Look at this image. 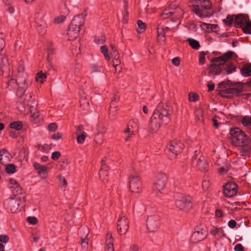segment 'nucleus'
Returning <instances> with one entry per match:
<instances>
[{
	"instance_id": "6e6552de",
	"label": "nucleus",
	"mask_w": 251,
	"mask_h": 251,
	"mask_svg": "<svg viewBox=\"0 0 251 251\" xmlns=\"http://www.w3.org/2000/svg\"><path fill=\"white\" fill-rule=\"evenodd\" d=\"M176 205L179 209L186 211L192 207L191 198L189 196L181 195L176 200Z\"/></svg>"
},
{
	"instance_id": "58836bf2",
	"label": "nucleus",
	"mask_w": 251,
	"mask_h": 251,
	"mask_svg": "<svg viewBox=\"0 0 251 251\" xmlns=\"http://www.w3.org/2000/svg\"><path fill=\"white\" fill-rule=\"evenodd\" d=\"M137 31L138 34H141L145 31L146 25L142 21L138 20L137 21Z\"/></svg>"
},
{
	"instance_id": "4468645a",
	"label": "nucleus",
	"mask_w": 251,
	"mask_h": 251,
	"mask_svg": "<svg viewBox=\"0 0 251 251\" xmlns=\"http://www.w3.org/2000/svg\"><path fill=\"white\" fill-rule=\"evenodd\" d=\"M117 230L121 235L125 234L128 229V221L125 215L119 217L117 223Z\"/></svg>"
},
{
	"instance_id": "69168bd1",
	"label": "nucleus",
	"mask_w": 251,
	"mask_h": 251,
	"mask_svg": "<svg viewBox=\"0 0 251 251\" xmlns=\"http://www.w3.org/2000/svg\"><path fill=\"white\" fill-rule=\"evenodd\" d=\"M205 54L203 52H201L199 56V63L200 64H203L204 63Z\"/></svg>"
},
{
	"instance_id": "0e129e2a",
	"label": "nucleus",
	"mask_w": 251,
	"mask_h": 251,
	"mask_svg": "<svg viewBox=\"0 0 251 251\" xmlns=\"http://www.w3.org/2000/svg\"><path fill=\"white\" fill-rule=\"evenodd\" d=\"M61 156V153L59 151H54L51 154V158L54 160H57Z\"/></svg>"
},
{
	"instance_id": "13d9d810",
	"label": "nucleus",
	"mask_w": 251,
	"mask_h": 251,
	"mask_svg": "<svg viewBox=\"0 0 251 251\" xmlns=\"http://www.w3.org/2000/svg\"><path fill=\"white\" fill-rule=\"evenodd\" d=\"M105 39L104 36H100L95 39V42L98 45L102 44L105 42Z\"/></svg>"
},
{
	"instance_id": "2eb2a0df",
	"label": "nucleus",
	"mask_w": 251,
	"mask_h": 251,
	"mask_svg": "<svg viewBox=\"0 0 251 251\" xmlns=\"http://www.w3.org/2000/svg\"><path fill=\"white\" fill-rule=\"evenodd\" d=\"M167 176L164 173L159 174L157 179L154 182L153 189L154 191L161 193V191L165 187Z\"/></svg>"
},
{
	"instance_id": "f704fd0d",
	"label": "nucleus",
	"mask_w": 251,
	"mask_h": 251,
	"mask_svg": "<svg viewBox=\"0 0 251 251\" xmlns=\"http://www.w3.org/2000/svg\"><path fill=\"white\" fill-rule=\"evenodd\" d=\"M243 76L247 77L251 75V65L246 64L241 70Z\"/></svg>"
},
{
	"instance_id": "393cba45",
	"label": "nucleus",
	"mask_w": 251,
	"mask_h": 251,
	"mask_svg": "<svg viewBox=\"0 0 251 251\" xmlns=\"http://www.w3.org/2000/svg\"><path fill=\"white\" fill-rule=\"evenodd\" d=\"M138 129V126L136 120L132 119L129 121L126 132H130L131 133L136 132Z\"/></svg>"
},
{
	"instance_id": "f03ea898",
	"label": "nucleus",
	"mask_w": 251,
	"mask_h": 251,
	"mask_svg": "<svg viewBox=\"0 0 251 251\" xmlns=\"http://www.w3.org/2000/svg\"><path fill=\"white\" fill-rule=\"evenodd\" d=\"M231 142L234 146H241L247 148V151L251 150L250 138L240 128L238 127L231 129L230 131Z\"/></svg>"
},
{
	"instance_id": "2f4dec72",
	"label": "nucleus",
	"mask_w": 251,
	"mask_h": 251,
	"mask_svg": "<svg viewBox=\"0 0 251 251\" xmlns=\"http://www.w3.org/2000/svg\"><path fill=\"white\" fill-rule=\"evenodd\" d=\"M63 13L64 15H59L54 18V23L55 24H60L65 21L66 19L65 15H67L69 13V9L67 8H65L64 12Z\"/></svg>"
},
{
	"instance_id": "052dcab7",
	"label": "nucleus",
	"mask_w": 251,
	"mask_h": 251,
	"mask_svg": "<svg viewBox=\"0 0 251 251\" xmlns=\"http://www.w3.org/2000/svg\"><path fill=\"white\" fill-rule=\"evenodd\" d=\"M30 117L32 120H36L39 116V114L38 111L36 110L33 111L32 109H30Z\"/></svg>"
},
{
	"instance_id": "c756f323",
	"label": "nucleus",
	"mask_w": 251,
	"mask_h": 251,
	"mask_svg": "<svg viewBox=\"0 0 251 251\" xmlns=\"http://www.w3.org/2000/svg\"><path fill=\"white\" fill-rule=\"evenodd\" d=\"M157 40L160 44H162L165 41V32L163 28L158 27L157 30Z\"/></svg>"
},
{
	"instance_id": "20e7f679",
	"label": "nucleus",
	"mask_w": 251,
	"mask_h": 251,
	"mask_svg": "<svg viewBox=\"0 0 251 251\" xmlns=\"http://www.w3.org/2000/svg\"><path fill=\"white\" fill-rule=\"evenodd\" d=\"M84 17L82 15H78L74 18L67 31L69 40L74 41L78 38L80 27L84 24Z\"/></svg>"
},
{
	"instance_id": "c85d7f7f",
	"label": "nucleus",
	"mask_w": 251,
	"mask_h": 251,
	"mask_svg": "<svg viewBox=\"0 0 251 251\" xmlns=\"http://www.w3.org/2000/svg\"><path fill=\"white\" fill-rule=\"evenodd\" d=\"M232 92L234 96H238L242 92L243 89V84L241 83L238 82L231 87Z\"/></svg>"
},
{
	"instance_id": "4be33fe9",
	"label": "nucleus",
	"mask_w": 251,
	"mask_h": 251,
	"mask_svg": "<svg viewBox=\"0 0 251 251\" xmlns=\"http://www.w3.org/2000/svg\"><path fill=\"white\" fill-rule=\"evenodd\" d=\"M248 17L243 15L236 16L234 19V25L236 27H243L248 20Z\"/></svg>"
},
{
	"instance_id": "7c9ffc66",
	"label": "nucleus",
	"mask_w": 251,
	"mask_h": 251,
	"mask_svg": "<svg viewBox=\"0 0 251 251\" xmlns=\"http://www.w3.org/2000/svg\"><path fill=\"white\" fill-rule=\"evenodd\" d=\"M232 91L233 90L231 88V87H229L228 88L220 90L219 94L222 97H231L234 96Z\"/></svg>"
},
{
	"instance_id": "e433bc0d",
	"label": "nucleus",
	"mask_w": 251,
	"mask_h": 251,
	"mask_svg": "<svg viewBox=\"0 0 251 251\" xmlns=\"http://www.w3.org/2000/svg\"><path fill=\"white\" fill-rule=\"evenodd\" d=\"M100 50L101 53L103 54L105 59L107 61H109L110 59V57L108 54V50L107 46H101L100 48Z\"/></svg>"
},
{
	"instance_id": "423d86ee",
	"label": "nucleus",
	"mask_w": 251,
	"mask_h": 251,
	"mask_svg": "<svg viewBox=\"0 0 251 251\" xmlns=\"http://www.w3.org/2000/svg\"><path fill=\"white\" fill-rule=\"evenodd\" d=\"M24 63L23 61H20L18 63L17 70L18 72V83L19 85H23V89H26L31 83V80L28 79L27 75L24 73Z\"/></svg>"
},
{
	"instance_id": "8fccbe9b",
	"label": "nucleus",
	"mask_w": 251,
	"mask_h": 251,
	"mask_svg": "<svg viewBox=\"0 0 251 251\" xmlns=\"http://www.w3.org/2000/svg\"><path fill=\"white\" fill-rule=\"evenodd\" d=\"M5 171L8 174H13L16 172V166L13 164H8L5 168Z\"/></svg>"
},
{
	"instance_id": "3c124183",
	"label": "nucleus",
	"mask_w": 251,
	"mask_h": 251,
	"mask_svg": "<svg viewBox=\"0 0 251 251\" xmlns=\"http://www.w3.org/2000/svg\"><path fill=\"white\" fill-rule=\"evenodd\" d=\"M229 170V167L226 164H224L223 166L220 167L218 169L219 173L221 175H224L227 173Z\"/></svg>"
},
{
	"instance_id": "0eeeda50",
	"label": "nucleus",
	"mask_w": 251,
	"mask_h": 251,
	"mask_svg": "<svg viewBox=\"0 0 251 251\" xmlns=\"http://www.w3.org/2000/svg\"><path fill=\"white\" fill-rule=\"evenodd\" d=\"M22 200L19 197L9 198L4 201V206L12 213H17L19 211V207Z\"/></svg>"
},
{
	"instance_id": "f8f14e48",
	"label": "nucleus",
	"mask_w": 251,
	"mask_h": 251,
	"mask_svg": "<svg viewBox=\"0 0 251 251\" xmlns=\"http://www.w3.org/2000/svg\"><path fill=\"white\" fill-rule=\"evenodd\" d=\"M183 147V144L177 140L172 141L167 147L168 150L172 154V156H170V158L172 159L178 153H180L182 151Z\"/></svg>"
},
{
	"instance_id": "9b49d317",
	"label": "nucleus",
	"mask_w": 251,
	"mask_h": 251,
	"mask_svg": "<svg viewBox=\"0 0 251 251\" xmlns=\"http://www.w3.org/2000/svg\"><path fill=\"white\" fill-rule=\"evenodd\" d=\"M35 21L37 26V30L41 35L46 32L47 25L44 19V14L42 13H37L35 15Z\"/></svg>"
},
{
	"instance_id": "09e8293b",
	"label": "nucleus",
	"mask_w": 251,
	"mask_h": 251,
	"mask_svg": "<svg viewBox=\"0 0 251 251\" xmlns=\"http://www.w3.org/2000/svg\"><path fill=\"white\" fill-rule=\"evenodd\" d=\"M86 137V134L84 132H83L80 135H78L76 138L77 143L80 144H83L85 142Z\"/></svg>"
},
{
	"instance_id": "864d4df0",
	"label": "nucleus",
	"mask_w": 251,
	"mask_h": 251,
	"mask_svg": "<svg viewBox=\"0 0 251 251\" xmlns=\"http://www.w3.org/2000/svg\"><path fill=\"white\" fill-rule=\"evenodd\" d=\"M9 241V237L6 234L0 235V243L1 244H7Z\"/></svg>"
},
{
	"instance_id": "a878e982",
	"label": "nucleus",
	"mask_w": 251,
	"mask_h": 251,
	"mask_svg": "<svg viewBox=\"0 0 251 251\" xmlns=\"http://www.w3.org/2000/svg\"><path fill=\"white\" fill-rule=\"evenodd\" d=\"M113 51L112 52V55L113 57V66L117 70V67H118L121 64V61L120 59V56L118 52L114 50L113 46H111Z\"/></svg>"
},
{
	"instance_id": "dca6fc26",
	"label": "nucleus",
	"mask_w": 251,
	"mask_h": 251,
	"mask_svg": "<svg viewBox=\"0 0 251 251\" xmlns=\"http://www.w3.org/2000/svg\"><path fill=\"white\" fill-rule=\"evenodd\" d=\"M237 186L233 182L226 184L223 187V193L226 197H231L237 193Z\"/></svg>"
},
{
	"instance_id": "37998d69",
	"label": "nucleus",
	"mask_w": 251,
	"mask_h": 251,
	"mask_svg": "<svg viewBox=\"0 0 251 251\" xmlns=\"http://www.w3.org/2000/svg\"><path fill=\"white\" fill-rule=\"evenodd\" d=\"M17 108L21 113L24 115H27L28 114L25 104L22 102H19L17 103Z\"/></svg>"
},
{
	"instance_id": "c03bdc74",
	"label": "nucleus",
	"mask_w": 251,
	"mask_h": 251,
	"mask_svg": "<svg viewBox=\"0 0 251 251\" xmlns=\"http://www.w3.org/2000/svg\"><path fill=\"white\" fill-rule=\"evenodd\" d=\"M188 41L189 42V44L193 49L196 50H198L199 49L200 44L198 41L193 39H189Z\"/></svg>"
},
{
	"instance_id": "c9c22d12",
	"label": "nucleus",
	"mask_w": 251,
	"mask_h": 251,
	"mask_svg": "<svg viewBox=\"0 0 251 251\" xmlns=\"http://www.w3.org/2000/svg\"><path fill=\"white\" fill-rule=\"evenodd\" d=\"M9 127L11 129L20 130L23 127V124L21 121H14L9 125Z\"/></svg>"
},
{
	"instance_id": "1a4fd4ad",
	"label": "nucleus",
	"mask_w": 251,
	"mask_h": 251,
	"mask_svg": "<svg viewBox=\"0 0 251 251\" xmlns=\"http://www.w3.org/2000/svg\"><path fill=\"white\" fill-rule=\"evenodd\" d=\"M159 218L157 215L148 216L147 220V227L149 232L154 233L158 229Z\"/></svg>"
},
{
	"instance_id": "a211bd4d",
	"label": "nucleus",
	"mask_w": 251,
	"mask_h": 251,
	"mask_svg": "<svg viewBox=\"0 0 251 251\" xmlns=\"http://www.w3.org/2000/svg\"><path fill=\"white\" fill-rule=\"evenodd\" d=\"M193 163L196 167L201 171L208 170V164L203 156H200L198 160H193Z\"/></svg>"
},
{
	"instance_id": "de8ad7c7",
	"label": "nucleus",
	"mask_w": 251,
	"mask_h": 251,
	"mask_svg": "<svg viewBox=\"0 0 251 251\" xmlns=\"http://www.w3.org/2000/svg\"><path fill=\"white\" fill-rule=\"evenodd\" d=\"M236 68V67L233 64L229 63L226 65V70L227 74H231L235 72Z\"/></svg>"
},
{
	"instance_id": "a19ab883",
	"label": "nucleus",
	"mask_w": 251,
	"mask_h": 251,
	"mask_svg": "<svg viewBox=\"0 0 251 251\" xmlns=\"http://www.w3.org/2000/svg\"><path fill=\"white\" fill-rule=\"evenodd\" d=\"M38 149L43 153H48L51 149V145L44 144L40 145L38 147Z\"/></svg>"
},
{
	"instance_id": "a18cd8bd",
	"label": "nucleus",
	"mask_w": 251,
	"mask_h": 251,
	"mask_svg": "<svg viewBox=\"0 0 251 251\" xmlns=\"http://www.w3.org/2000/svg\"><path fill=\"white\" fill-rule=\"evenodd\" d=\"M242 29L245 33L251 34V22L248 20L247 23L242 27Z\"/></svg>"
},
{
	"instance_id": "79ce46f5",
	"label": "nucleus",
	"mask_w": 251,
	"mask_h": 251,
	"mask_svg": "<svg viewBox=\"0 0 251 251\" xmlns=\"http://www.w3.org/2000/svg\"><path fill=\"white\" fill-rule=\"evenodd\" d=\"M200 99L199 95L194 92H190L188 94V100L191 102H195Z\"/></svg>"
},
{
	"instance_id": "6ab92c4d",
	"label": "nucleus",
	"mask_w": 251,
	"mask_h": 251,
	"mask_svg": "<svg viewBox=\"0 0 251 251\" xmlns=\"http://www.w3.org/2000/svg\"><path fill=\"white\" fill-rule=\"evenodd\" d=\"M206 235V231L203 229H201L200 230L195 231L192 234L191 237V241L194 243L200 242L205 239Z\"/></svg>"
},
{
	"instance_id": "49530a36",
	"label": "nucleus",
	"mask_w": 251,
	"mask_h": 251,
	"mask_svg": "<svg viewBox=\"0 0 251 251\" xmlns=\"http://www.w3.org/2000/svg\"><path fill=\"white\" fill-rule=\"evenodd\" d=\"M230 83L229 81H223L218 84V87L220 89V90L225 89L230 87Z\"/></svg>"
},
{
	"instance_id": "6e6d98bb",
	"label": "nucleus",
	"mask_w": 251,
	"mask_h": 251,
	"mask_svg": "<svg viewBox=\"0 0 251 251\" xmlns=\"http://www.w3.org/2000/svg\"><path fill=\"white\" fill-rule=\"evenodd\" d=\"M57 178L59 180L62 187H65L67 185V181L63 176L62 175H58L57 176Z\"/></svg>"
},
{
	"instance_id": "4c0bfd02",
	"label": "nucleus",
	"mask_w": 251,
	"mask_h": 251,
	"mask_svg": "<svg viewBox=\"0 0 251 251\" xmlns=\"http://www.w3.org/2000/svg\"><path fill=\"white\" fill-rule=\"evenodd\" d=\"M241 122L244 126L249 127L251 126V117H243L241 118Z\"/></svg>"
},
{
	"instance_id": "aec40b11",
	"label": "nucleus",
	"mask_w": 251,
	"mask_h": 251,
	"mask_svg": "<svg viewBox=\"0 0 251 251\" xmlns=\"http://www.w3.org/2000/svg\"><path fill=\"white\" fill-rule=\"evenodd\" d=\"M9 187L13 194L15 195L21 194L23 192V190L21 186L15 179H10L9 181Z\"/></svg>"
},
{
	"instance_id": "4d7b16f0",
	"label": "nucleus",
	"mask_w": 251,
	"mask_h": 251,
	"mask_svg": "<svg viewBox=\"0 0 251 251\" xmlns=\"http://www.w3.org/2000/svg\"><path fill=\"white\" fill-rule=\"evenodd\" d=\"M210 186L209 180L207 178L203 180L202 182V188L203 190L205 191L208 189Z\"/></svg>"
},
{
	"instance_id": "b1692460",
	"label": "nucleus",
	"mask_w": 251,
	"mask_h": 251,
	"mask_svg": "<svg viewBox=\"0 0 251 251\" xmlns=\"http://www.w3.org/2000/svg\"><path fill=\"white\" fill-rule=\"evenodd\" d=\"M0 68L3 72L9 70V63L7 57L5 55L1 56L0 58Z\"/></svg>"
},
{
	"instance_id": "7ed1b4c3",
	"label": "nucleus",
	"mask_w": 251,
	"mask_h": 251,
	"mask_svg": "<svg viewBox=\"0 0 251 251\" xmlns=\"http://www.w3.org/2000/svg\"><path fill=\"white\" fill-rule=\"evenodd\" d=\"M183 14V10L173 4H171L168 9L164 10L161 15L163 19L171 17V19L168 22L169 28H174L180 23V19Z\"/></svg>"
},
{
	"instance_id": "ddd939ff",
	"label": "nucleus",
	"mask_w": 251,
	"mask_h": 251,
	"mask_svg": "<svg viewBox=\"0 0 251 251\" xmlns=\"http://www.w3.org/2000/svg\"><path fill=\"white\" fill-rule=\"evenodd\" d=\"M129 188L133 193H139L141 190V183L140 177L136 174L129 177Z\"/></svg>"
},
{
	"instance_id": "72a5a7b5",
	"label": "nucleus",
	"mask_w": 251,
	"mask_h": 251,
	"mask_svg": "<svg viewBox=\"0 0 251 251\" xmlns=\"http://www.w3.org/2000/svg\"><path fill=\"white\" fill-rule=\"evenodd\" d=\"M81 66L79 63H76L70 70V75L73 76H77L81 69Z\"/></svg>"
},
{
	"instance_id": "680f3d73",
	"label": "nucleus",
	"mask_w": 251,
	"mask_h": 251,
	"mask_svg": "<svg viewBox=\"0 0 251 251\" xmlns=\"http://www.w3.org/2000/svg\"><path fill=\"white\" fill-rule=\"evenodd\" d=\"M27 221L30 224L35 225L38 223V219L35 217H28L27 218Z\"/></svg>"
},
{
	"instance_id": "cd10ccee",
	"label": "nucleus",
	"mask_w": 251,
	"mask_h": 251,
	"mask_svg": "<svg viewBox=\"0 0 251 251\" xmlns=\"http://www.w3.org/2000/svg\"><path fill=\"white\" fill-rule=\"evenodd\" d=\"M105 251H114L113 239L111 234H107L106 235Z\"/></svg>"
},
{
	"instance_id": "473e14b6",
	"label": "nucleus",
	"mask_w": 251,
	"mask_h": 251,
	"mask_svg": "<svg viewBox=\"0 0 251 251\" xmlns=\"http://www.w3.org/2000/svg\"><path fill=\"white\" fill-rule=\"evenodd\" d=\"M46 75L42 71L38 72L36 75L35 80L38 83H43L46 81Z\"/></svg>"
},
{
	"instance_id": "f3484780",
	"label": "nucleus",
	"mask_w": 251,
	"mask_h": 251,
	"mask_svg": "<svg viewBox=\"0 0 251 251\" xmlns=\"http://www.w3.org/2000/svg\"><path fill=\"white\" fill-rule=\"evenodd\" d=\"M209 232L214 239L218 241L222 239L226 236L223 227L213 226Z\"/></svg>"
},
{
	"instance_id": "bb28decb",
	"label": "nucleus",
	"mask_w": 251,
	"mask_h": 251,
	"mask_svg": "<svg viewBox=\"0 0 251 251\" xmlns=\"http://www.w3.org/2000/svg\"><path fill=\"white\" fill-rule=\"evenodd\" d=\"M117 104H116L115 102L110 103L109 109V118L111 120L114 119L117 113Z\"/></svg>"
},
{
	"instance_id": "e2e57ef3",
	"label": "nucleus",
	"mask_w": 251,
	"mask_h": 251,
	"mask_svg": "<svg viewBox=\"0 0 251 251\" xmlns=\"http://www.w3.org/2000/svg\"><path fill=\"white\" fill-rule=\"evenodd\" d=\"M233 21V18L232 16H227L226 19H224L223 22L227 25H230Z\"/></svg>"
},
{
	"instance_id": "5701e85b",
	"label": "nucleus",
	"mask_w": 251,
	"mask_h": 251,
	"mask_svg": "<svg viewBox=\"0 0 251 251\" xmlns=\"http://www.w3.org/2000/svg\"><path fill=\"white\" fill-rule=\"evenodd\" d=\"M11 155L8 151L4 150L0 151V162L6 165L10 160Z\"/></svg>"
},
{
	"instance_id": "412c9836",
	"label": "nucleus",
	"mask_w": 251,
	"mask_h": 251,
	"mask_svg": "<svg viewBox=\"0 0 251 251\" xmlns=\"http://www.w3.org/2000/svg\"><path fill=\"white\" fill-rule=\"evenodd\" d=\"M18 82V79L17 80L12 79L8 82L7 85L9 89H12L13 88H15L16 86H18V95L21 97L24 94L26 89H24L23 88H22L23 85H19Z\"/></svg>"
},
{
	"instance_id": "ea45409f",
	"label": "nucleus",
	"mask_w": 251,
	"mask_h": 251,
	"mask_svg": "<svg viewBox=\"0 0 251 251\" xmlns=\"http://www.w3.org/2000/svg\"><path fill=\"white\" fill-rule=\"evenodd\" d=\"M80 104L81 106H83L84 108L88 104V102L86 100V96L83 92L80 94Z\"/></svg>"
},
{
	"instance_id": "774afa93",
	"label": "nucleus",
	"mask_w": 251,
	"mask_h": 251,
	"mask_svg": "<svg viewBox=\"0 0 251 251\" xmlns=\"http://www.w3.org/2000/svg\"><path fill=\"white\" fill-rule=\"evenodd\" d=\"M235 251H244V247L241 244H238L234 247Z\"/></svg>"
},
{
	"instance_id": "9d476101",
	"label": "nucleus",
	"mask_w": 251,
	"mask_h": 251,
	"mask_svg": "<svg viewBox=\"0 0 251 251\" xmlns=\"http://www.w3.org/2000/svg\"><path fill=\"white\" fill-rule=\"evenodd\" d=\"M33 166L39 176L42 179H45L48 176V170L51 169L53 165L52 163L42 165L38 162H34Z\"/></svg>"
},
{
	"instance_id": "bf43d9fd",
	"label": "nucleus",
	"mask_w": 251,
	"mask_h": 251,
	"mask_svg": "<svg viewBox=\"0 0 251 251\" xmlns=\"http://www.w3.org/2000/svg\"><path fill=\"white\" fill-rule=\"evenodd\" d=\"M4 36L2 33H0V52L5 47Z\"/></svg>"
},
{
	"instance_id": "f257e3e1",
	"label": "nucleus",
	"mask_w": 251,
	"mask_h": 251,
	"mask_svg": "<svg viewBox=\"0 0 251 251\" xmlns=\"http://www.w3.org/2000/svg\"><path fill=\"white\" fill-rule=\"evenodd\" d=\"M170 113L169 107L163 103H160L155 109L149 124L150 132L157 131L160 127L167 125L170 121Z\"/></svg>"
},
{
	"instance_id": "338daca9",
	"label": "nucleus",
	"mask_w": 251,
	"mask_h": 251,
	"mask_svg": "<svg viewBox=\"0 0 251 251\" xmlns=\"http://www.w3.org/2000/svg\"><path fill=\"white\" fill-rule=\"evenodd\" d=\"M57 128V126L55 123L50 124L48 126V129L50 131H54Z\"/></svg>"
},
{
	"instance_id": "603ef678",
	"label": "nucleus",
	"mask_w": 251,
	"mask_h": 251,
	"mask_svg": "<svg viewBox=\"0 0 251 251\" xmlns=\"http://www.w3.org/2000/svg\"><path fill=\"white\" fill-rule=\"evenodd\" d=\"M200 26L203 30H204L208 32H212V24L201 23L200 24Z\"/></svg>"
},
{
	"instance_id": "5fc2aeb1",
	"label": "nucleus",
	"mask_w": 251,
	"mask_h": 251,
	"mask_svg": "<svg viewBox=\"0 0 251 251\" xmlns=\"http://www.w3.org/2000/svg\"><path fill=\"white\" fill-rule=\"evenodd\" d=\"M215 216L216 218L221 220L224 217L225 214L221 209H217L215 211Z\"/></svg>"
},
{
	"instance_id": "39448f33",
	"label": "nucleus",
	"mask_w": 251,
	"mask_h": 251,
	"mask_svg": "<svg viewBox=\"0 0 251 251\" xmlns=\"http://www.w3.org/2000/svg\"><path fill=\"white\" fill-rule=\"evenodd\" d=\"M233 54V51H229L220 57L213 58L212 61L214 64L211 65L210 73L212 75H219L222 70L221 65L230 58Z\"/></svg>"
}]
</instances>
